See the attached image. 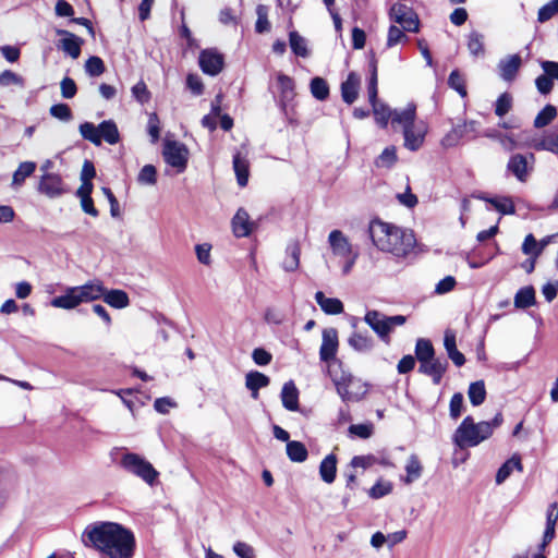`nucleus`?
Returning <instances> with one entry per match:
<instances>
[{
  "label": "nucleus",
  "mask_w": 558,
  "mask_h": 558,
  "mask_svg": "<svg viewBox=\"0 0 558 558\" xmlns=\"http://www.w3.org/2000/svg\"><path fill=\"white\" fill-rule=\"evenodd\" d=\"M82 542L100 551L102 558H132L135 548L133 533L113 522L88 525L82 534Z\"/></svg>",
  "instance_id": "f257e3e1"
},
{
  "label": "nucleus",
  "mask_w": 558,
  "mask_h": 558,
  "mask_svg": "<svg viewBox=\"0 0 558 558\" xmlns=\"http://www.w3.org/2000/svg\"><path fill=\"white\" fill-rule=\"evenodd\" d=\"M368 233L373 244L380 252L389 253L397 258L407 257L416 245V239L412 230L381 220H372Z\"/></svg>",
  "instance_id": "f03ea898"
},
{
  "label": "nucleus",
  "mask_w": 558,
  "mask_h": 558,
  "mask_svg": "<svg viewBox=\"0 0 558 558\" xmlns=\"http://www.w3.org/2000/svg\"><path fill=\"white\" fill-rule=\"evenodd\" d=\"M106 292L101 280H89L82 286L68 287L64 293L51 300V306L62 310H74L83 303L100 300Z\"/></svg>",
  "instance_id": "7ed1b4c3"
},
{
  "label": "nucleus",
  "mask_w": 558,
  "mask_h": 558,
  "mask_svg": "<svg viewBox=\"0 0 558 558\" xmlns=\"http://www.w3.org/2000/svg\"><path fill=\"white\" fill-rule=\"evenodd\" d=\"M492 436L486 421L474 423L471 416L463 418L453 434V442L459 448L475 447Z\"/></svg>",
  "instance_id": "20e7f679"
},
{
  "label": "nucleus",
  "mask_w": 558,
  "mask_h": 558,
  "mask_svg": "<svg viewBox=\"0 0 558 558\" xmlns=\"http://www.w3.org/2000/svg\"><path fill=\"white\" fill-rule=\"evenodd\" d=\"M120 465L128 473L141 478L149 486L158 482L159 472L145 458L134 452H126L121 457Z\"/></svg>",
  "instance_id": "39448f33"
},
{
  "label": "nucleus",
  "mask_w": 558,
  "mask_h": 558,
  "mask_svg": "<svg viewBox=\"0 0 558 558\" xmlns=\"http://www.w3.org/2000/svg\"><path fill=\"white\" fill-rule=\"evenodd\" d=\"M364 322L374 330L380 340L389 343V335L393 327L405 324L407 317L403 315L386 316L378 311L371 310L366 312Z\"/></svg>",
  "instance_id": "423d86ee"
},
{
  "label": "nucleus",
  "mask_w": 558,
  "mask_h": 558,
  "mask_svg": "<svg viewBox=\"0 0 558 558\" xmlns=\"http://www.w3.org/2000/svg\"><path fill=\"white\" fill-rule=\"evenodd\" d=\"M331 380L344 402L360 401L367 393L366 384L354 378L350 373L342 372L340 375H332Z\"/></svg>",
  "instance_id": "0eeeda50"
},
{
  "label": "nucleus",
  "mask_w": 558,
  "mask_h": 558,
  "mask_svg": "<svg viewBox=\"0 0 558 558\" xmlns=\"http://www.w3.org/2000/svg\"><path fill=\"white\" fill-rule=\"evenodd\" d=\"M36 190L51 199L59 198L69 192L63 177L57 172L40 174Z\"/></svg>",
  "instance_id": "6e6552de"
},
{
  "label": "nucleus",
  "mask_w": 558,
  "mask_h": 558,
  "mask_svg": "<svg viewBox=\"0 0 558 558\" xmlns=\"http://www.w3.org/2000/svg\"><path fill=\"white\" fill-rule=\"evenodd\" d=\"M389 17L405 32L417 33L420 31L418 15L412 8L405 4H393L389 11Z\"/></svg>",
  "instance_id": "1a4fd4ad"
},
{
  "label": "nucleus",
  "mask_w": 558,
  "mask_h": 558,
  "mask_svg": "<svg viewBox=\"0 0 558 558\" xmlns=\"http://www.w3.org/2000/svg\"><path fill=\"white\" fill-rule=\"evenodd\" d=\"M162 155L165 161L175 168L178 173L186 169L189 150L184 144L177 141H168L165 143Z\"/></svg>",
  "instance_id": "9d476101"
},
{
  "label": "nucleus",
  "mask_w": 558,
  "mask_h": 558,
  "mask_svg": "<svg viewBox=\"0 0 558 558\" xmlns=\"http://www.w3.org/2000/svg\"><path fill=\"white\" fill-rule=\"evenodd\" d=\"M535 163L534 154H514L510 157L507 169L511 172L518 181L526 182Z\"/></svg>",
  "instance_id": "9b49d317"
},
{
  "label": "nucleus",
  "mask_w": 558,
  "mask_h": 558,
  "mask_svg": "<svg viewBox=\"0 0 558 558\" xmlns=\"http://www.w3.org/2000/svg\"><path fill=\"white\" fill-rule=\"evenodd\" d=\"M544 73L536 77L535 85L539 94L548 95L554 87V81H558V62L542 61Z\"/></svg>",
  "instance_id": "f8f14e48"
},
{
  "label": "nucleus",
  "mask_w": 558,
  "mask_h": 558,
  "mask_svg": "<svg viewBox=\"0 0 558 558\" xmlns=\"http://www.w3.org/2000/svg\"><path fill=\"white\" fill-rule=\"evenodd\" d=\"M339 347L338 331L329 327L323 329L319 359L322 362H330L336 359Z\"/></svg>",
  "instance_id": "ddd939ff"
},
{
  "label": "nucleus",
  "mask_w": 558,
  "mask_h": 558,
  "mask_svg": "<svg viewBox=\"0 0 558 558\" xmlns=\"http://www.w3.org/2000/svg\"><path fill=\"white\" fill-rule=\"evenodd\" d=\"M198 64L205 74L216 76L223 69V56L215 49H205L199 53Z\"/></svg>",
  "instance_id": "4468645a"
},
{
  "label": "nucleus",
  "mask_w": 558,
  "mask_h": 558,
  "mask_svg": "<svg viewBox=\"0 0 558 558\" xmlns=\"http://www.w3.org/2000/svg\"><path fill=\"white\" fill-rule=\"evenodd\" d=\"M427 126L423 121L414 122L403 130L404 147L411 151L418 150L425 141Z\"/></svg>",
  "instance_id": "2eb2a0df"
},
{
  "label": "nucleus",
  "mask_w": 558,
  "mask_h": 558,
  "mask_svg": "<svg viewBox=\"0 0 558 558\" xmlns=\"http://www.w3.org/2000/svg\"><path fill=\"white\" fill-rule=\"evenodd\" d=\"M277 88H278V105L281 111L287 114L288 106L292 102L295 96L294 81L292 77L278 73L277 75Z\"/></svg>",
  "instance_id": "dca6fc26"
},
{
  "label": "nucleus",
  "mask_w": 558,
  "mask_h": 558,
  "mask_svg": "<svg viewBox=\"0 0 558 558\" xmlns=\"http://www.w3.org/2000/svg\"><path fill=\"white\" fill-rule=\"evenodd\" d=\"M57 35L62 36L58 43V48L72 59H77L81 54L83 39L65 29H57Z\"/></svg>",
  "instance_id": "f3484780"
},
{
  "label": "nucleus",
  "mask_w": 558,
  "mask_h": 558,
  "mask_svg": "<svg viewBox=\"0 0 558 558\" xmlns=\"http://www.w3.org/2000/svg\"><path fill=\"white\" fill-rule=\"evenodd\" d=\"M328 243L335 256L343 258L356 253L344 233L340 230H332L328 235Z\"/></svg>",
  "instance_id": "a211bd4d"
},
{
  "label": "nucleus",
  "mask_w": 558,
  "mask_h": 558,
  "mask_svg": "<svg viewBox=\"0 0 558 558\" xmlns=\"http://www.w3.org/2000/svg\"><path fill=\"white\" fill-rule=\"evenodd\" d=\"M448 362L441 359H430L428 361L420 363L418 372L430 376L435 385H439L442 376L447 369Z\"/></svg>",
  "instance_id": "6ab92c4d"
},
{
  "label": "nucleus",
  "mask_w": 558,
  "mask_h": 558,
  "mask_svg": "<svg viewBox=\"0 0 558 558\" xmlns=\"http://www.w3.org/2000/svg\"><path fill=\"white\" fill-rule=\"evenodd\" d=\"M255 227V223L251 221L247 211L243 208H239L232 218V231L236 238L248 236Z\"/></svg>",
  "instance_id": "aec40b11"
},
{
  "label": "nucleus",
  "mask_w": 558,
  "mask_h": 558,
  "mask_svg": "<svg viewBox=\"0 0 558 558\" xmlns=\"http://www.w3.org/2000/svg\"><path fill=\"white\" fill-rule=\"evenodd\" d=\"M522 64L521 57L519 54H511L505 59H501L498 63L499 75L506 82H512Z\"/></svg>",
  "instance_id": "412c9836"
},
{
  "label": "nucleus",
  "mask_w": 558,
  "mask_h": 558,
  "mask_svg": "<svg viewBox=\"0 0 558 558\" xmlns=\"http://www.w3.org/2000/svg\"><path fill=\"white\" fill-rule=\"evenodd\" d=\"M360 82V76L356 73H349L347 80L341 84V96L344 102L351 105L356 100Z\"/></svg>",
  "instance_id": "4be33fe9"
},
{
  "label": "nucleus",
  "mask_w": 558,
  "mask_h": 558,
  "mask_svg": "<svg viewBox=\"0 0 558 558\" xmlns=\"http://www.w3.org/2000/svg\"><path fill=\"white\" fill-rule=\"evenodd\" d=\"M416 118V107L413 104H409L403 109H395L391 116L392 125H400L402 130L413 124Z\"/></svg>",
  "instance_id": "5701e85b"
},
{
  "label": "nucleus",
  "mask_w": 558,
  "mask_h": 558,
  "mask_svg": "<svg viewBox=\"0 0 558 558\" xmlns=\"http://www.w3.org/2000/svg\"><path fill=\"white\" fill-rule=\"evenodd\" d=\"M315 301L327 315H338L343 313V303L337 298H327L322 291L315 293Z\"/></svg>",
  "instance_id": "b1692460"
},
{
  "label": "nucleus",
  "mask_w": 558,
  "mask_h": 558,
  "mask_svg": "<svg viewBox=\"0 0 558 558\" xmlns=\"http://www.w3.org/2000/svg\"><path fill=\"white\" fill-rule=\"evenodd\" d=\"M301 247L298 241H292L287 245L286 257L282 267L286 271L292 272L299 268Z\"/></svg>",
  "instance_id": "393cba45"
},
{
  "label": "nucleus",
  "mask_w": 558,
  "mask_h": 558,
  "mask_svg": "<svg viewBox=\"0 0 558 558\" xmlns=\"http://www.w3.org/2000/svg\"><path fill=\"white\" fill-rule=\"evenodd\" d=\"M282 405L289 411L299 409V391L293 381H288L281 389Z\"/></svg>",
  "instance_id": "a878e982"
},
{
  "label": "nucleus",
  "mask_w": 558,
  "mask_h": 558,
  "mask_svg": "<svg viewBox=\"0 0 558 558\" xmlns=\"http://www.w3.org/2000/svg\"><path fill=\"white\" fill-rule=\"evenodd\" d=\"M108 305L114 308H125L130 304V299L126 292L119 289L107 290L101 298Z\"/></svg>",
  "instance_id": "bb28decb"
},
{
  "label": "nucleus",
  "mask_w": 558,
  "mask_h": 558,
  "mask_svg": "<svg viewBox=\"0 0 558 558\" xmlns=\"http://www.w3.org/2000/svg\"><path fill=\"white\" fill-rule=\"evenodd\" d=\"M269 385V377L257 372H250L245 376V386L252 391V397L256 399L258 397V390Z\"/></svg>",
  "instance_id": "cd10ccee"
},
{
  "label": "nucleus",
  "mask_w": 558,
  "mask_h": 558,
  "mask_svg": "<svg viewBox=\"0 0 558 558\" xmlns=\"http://www.w3.org/2000/svg\"><path fill=\"white\" fill-rule=\"evenodd\" d=\"M514 470L519 472H522L523 470V465L519 456L511 457L499 468L496 474V483L498 485L502 484Z\"/></svg>",
  "instance_id": "c85d7f7f"
},
{
  "label": "nucleus",
  "mask_w": 558,
  "mask_h": 558,
  "mask_svg": "<svg viewBox=\"0 0 558 558\" xmlns=\"http://www.w3.org/2000/svg\"><path fill=\"white\" fill-rule=\"evenodd\" d=\"M337 473V458L335 454H328L323 459L319 465V474L322 480L327 483L331 484L336 478Z\"/></svg>",
  "instance_id": "c756f323"
},
{
  "label": "nucleus",
  "mask_w": 558,
  "mask_h": 558,
  "mask_svg": "<svg viewBox=\"0 0 558 558\" xmlns=\"http://www.w3.org/2000/svg\"><path fill=\"white\" fill-rule=\"evenodd\" d=\"M36 170V162L23 161L19 165L12 177V186L14 189L21 187L25 180L31 177Z\"/></svg>",
  "instance_id": "7c9ffc66"
},
{
  "label": "nucleus",
  "mask_w": 558,
  "mask_h": 558,
  "mask_svg": "<svg viewBox=\"0 0 558 558\" xmlns=\"http://www.w3.org/2000/svg\"><path fill=\"white\" fill-rule=\"evenodd\" d=\"M233 169L240 186H245L248 181V161L240 153L233 155Z\"/></svg>",
  "instance_id": "2f4dec72"
},
{
  "label": "nucleus",
  "mask_w": 558,
  "mask_h": 558,
  "mask_svg": "<svg viewBox=\"0 0 558 558\" xmlns=\"http://www.w3.org/2000/svg\"><path fill=\"white\" fill-rule=\"evenodd\" d=\"M349 345L357 352H368L373 349L374 341L371 336L362 332H353L348 339Z\"/></svg>",
  "instance_id": "473e14b6"
},
{
  "label": "nucleus",
  "mask_w": 558,
  "mask_h": 558,
  "mask_svg": "<svg viewBox=\"0 0 558 558\" xmlns=\"http://www.w3.org/2000/svg\"><path fill=\"white\" fill-rule=\"evenodd\" d=\"M100 142L105 140L108 144L114 145L119 142L120 135L117 124L112 120L102 121L99 124Z\"/></svg>",
  "instance_id": "72a5a7b5"
},
{
  "label": "nucleus",
  "mask_w": 558,
  "mask_h": 558,
  "mask_svg": "<svg viewBox=\"0 0 558 558\" xmlns=\"http://www.w3.org/2000/svg\"><path fill=\"white\" fill-rule=\"evenodd\" d=\"M532 147L535 150H546L554 155H558V131L556 133H548L541 140L534 142Z\"/></svg>",
  "instance_id": "f704fd0d"
},
{
  "label": "nucleus",
  "mask_w": 558,
  "mask_h": 558,
  "mask_svg": "<svg viewBox=\"0 0 558 558\" xmlns=\"http://www.w3.org/2000/svg\"><path fill=\"white\" fill-rule=\"evenodd\" d=\"M289 44L292 52L302 58H306L310 54L307 49V41L298 32L293 31L289 34Z\"/></svg>",
  "instance_id": "c9c22d12"
},
{
  "label": "nucleus",
  "mask_w": 558,
  "mask_h": 558,
  "mask_svg": "<svg viewBox=\"0 0 558 558\" xmlns=\"http://www.w3.org/2000/svg\"><path fill=\"white\" fill-rule=\"evenodd\" d=\"M484 35L477 31H472L468 35V49L473 57H483L485 53L484 49Z\"/></svg>",
  "instance_id": "e433bc0d"
},
{
  "label": "nucleus",
  "mask_w": 558,
  "mask_h": 558,
  "mask_svg": "<svg viewBox=\"0 0 558 558\" xmlns=\"http://www.w3.org/2000/svg\"><path fill=\"white\" fill-rule=\"evenodd\" d=\"M369 102H371V105L373 107V112H374L376 122L381 128H386L388 122H389V120H391V116H392V111L393 110H390V108L388 106H386L385 104L378 101L377 98H376V100L369 101Z\"/></svg>",
  "instance_id": "4c0bfd02"
},
{
  "label": "nucleus",
  "mask_w": 558,
  "mask_h": 558,
  "mask_svg": "<svg viewBox=\"0 0 558 558\" xmlns=\"http://www.w3.org/2000/svg\"><path fill=\"white\" fill-rule=\"evenodd\" d=\"M535 304V291L532 287L521 288L514 295V306L527 308Z\"/></svg>",
  "instance_id": "58836bf2"
},
{
  "label": "nucleus",
  "mask_w": 558,
  "mask_h": 558,
  "mask_svg": "<svg viewBox=\"0 0 558 558\" xmlns=\"http://www.w3.org/2000/svg\"><path fill=\"white\" fill-rule=\"evenodd\" d=\"M397 160L398 157L396 147L388 146L375 159L374 163L377 168L391 169L396 165Z\"/></svg>",
  "instance_id": "ea45409f"
},
{
  "label": "nucleus",
  "mask_w": 558,
  "mask_h": 558,
  "mask_svg": "<svg viewBox=\"0 0 558 558\" xmlns=\"http://www.w3.org/2000/svg\"><path fill=\"white\" fill-rule=\"evenodd\" d=\"M468 396L474 407L481 405L486 398V389L483 380H477L469 386Z\"/></svg>",
  "instance_id": "a19ab883"
},
{
  "label": "nucleus",
  "mask_w": 558,
  "mask_h": 558,
  "mask_svg": "<svg viewBox=\"0 0 558 558\" xmlns=\"http://www.w3.org/2000/svg\"><path fill=\"white\" fill-rule=\"evenodd\" d=\"M415 356L420 363L435 357L433 344L427 339H418L415 344Z\"/></svg>",
  "instance_id": "79ce46f5"
},
{
  "label": "nucleus",
  "mask_w": 558,
  "mask_h": 558,
  "mask_svg": "<svg viewBox=\"0 0 558 558\" xmlns=\"http://www.w3.org/2000/svg\"><path fill=\"white\" fill-rule=\"evenodd\" d=\"M287 454L291 461L303 462L307 458V449L300 441H295V440L288 441Z\"/></svg>",
  "instance_id": "37998d69"
},
{
  "label": "nucleus",
  "mask_w": 558,
  "mask_h": 558,
  "mask_svg": "<svg viewBox=\"0 0 558 558\" xmlns=\"http://www.w3.org/2000/svg\"><path fill=\"white\" fill-rule=\"evenodd\" d=\"M407 477L404 482L407 484H411L412 482L416 481L418 477H421L422 474V465L418 460V458L415 454H411L408 459L407 465Z\"/></svg>",
  "instance_id": "c03bdc74"
},
{
  "label": "nucleus",
  "mask_w": 558,
  "mask_h": 558,
  "mask_svg": "<svg viewBox=\"0 0 558 558\" xmlns=\"http://www.w3.org/2000/svg\"><path fill=\"white\" fill-rule=\"evenodd\" d=\"M557 116V109L553 105H546L536 116L534 126L537 129L548 125Z\"/></svg>",
  "instance_id": "a18cd8bd"
},
{
  "label": "nucleus",
  "mask_w": 558,
  "mask_h": 558,
  "mask_svg": "<svg viewBox=\"0 0 558 558\" xmlns=\"http://www.w3.org/2000/svg\"><path fill=\"white\" fill-rule=\"evenodd\" d=\"M80 133L84 140L89 141L94 145H100L99 125L96 126L92 122H84L80 125Z\"/></svg>",
  "instance_id": "49530a36"
},
{
  "label": "nucleus",
  "mask_w": 558,
  "mask_h": 558,
  "mask_svg": "<svg viewBox=\"0 0 558 558\" xmlns=\"http://www.w3.org/2000/svg\"><path fill=\"white\" fill-rule=\"evenodd\" d=\"M312 95L318 100H325L329 96L327 82L322 77H314L310 84Z\"/></svg>",
  "instance_id": "de8ad7c7"
},
{
  "label": "nucleus",
  "mask_w": 558,
  "mask_h": 558,
  "mask_svg": "<svg viewBox=\"0 0 558 558\" xmlns=\"http://www.w3.org/2000/svg\"><path fill=\"white\" fill-rule=\"evenodd\" d=\"M268 11V7L264 4H258L256 8L257 21L255 24V31L258 34L267 33L270 31Z\"/></svg>",
  "instance_id": "09e8293b"
},
{
  "label": "nucleus",
  "mask_w": 558,
  "mask_h": 558,
  "mask_svg": "<svg viewBox=\"0 0 558 558\" xmlns=\"http://www.w3.org/2000/svg\"><path fill=\"white\" fill-rule=\"evenodd\" d=\"M513 98L511 94L502 93L495 102V114L499 118L506 116L512 108Z\"/></svg>",
  "instance_id": "8fccbe9b"
},
{
  "label": "nucleus",
  "mask_w": 558,
  "mask_h": 558,
  "mask_svg": "<svg viewBox=\"0 0 558 558\" xmlns=\"http://www.w3.org/2000/svg\"><path fill=\"white\" fill-rule=\"evenodd\" d=\"M137 182L142 185H155L157 182V170L153 165H145L137 175Z\"/></svg>",
  "instance_id": "3c124183"
},
{
  "label": "nucleus",
  "mask_w": 558,
  "mask_h": 558,
  "mask_svg": "<svg viewBox=\"0 0 558 558\" xmlns=\"http://www.w3.org/2000/svg\"><path fill=\"white\" fill-rule=\"evenodd\" d=\"M105 70V63L99 57H89L85 62V72L92 77L100 76Z\"/></svg>",
  "instance_id": "603ef678"
},
{
  "label": "nucleus",
  "mask_w": 558,
  "mask_h": 558,
  "mask_svg": "<svg viewBox=\"0 0 558 558\" xmlns=\"http://www.w3.org/2000/svg\"><path fill=\"white\" fill-rule=\"evenodd\" d=\"M522 252L534 258H537L542 254V246H539L533 234L530 233L525 236L522 244Z\"/></svg>",
  "instance_id": "864d4df0"
},
{
  "label": "nucleus",
  "mask_w": 558,
  "mask_h": 558,
  "mask_svg": "<svg viewBox=\"0 0 558 558\" xmlns=\"http://www.w3.org/2000/svg\"><path fill=\"white\" fill-rule=\"evenodd\" d=\"M463 75L458 71L453 70L448 78V85L454 89L461 97L466 96V88L464 84Z\"/></svg>",
  "instance_id": "5fc2aeb1"
},
{
  "label": "nucleus",
  "mask_w": 558,
  "mask_h": 558,
  "mask_svg": "<svg viewBox=\"0 0 558 558\" xmlns=\"http://www.w3.org/2000/svg\"><path fill=\"white\" fill-rule=\"evenodd\" d=\"M405 31L403 28H399L396 25H391L388 29L387 35V47L392 48L401 43H404L408 40V36L404 34Z\"/></svg>",
  "instance_id": "6e6d98bb"
},
{
  "label": "nucleus",
  "mask_w": 558,
  "mask_h": 558,
  "mask_svg": "<svg viewBox=\"0 0 558 558\" xmlns=\"http://www.w3.org/2000/svg\"><path fill=\"white\" fill-rule=\"evenodd\" d=\"M487 202H489L496 210L504 215H512L515 213L514 204L509 197L488 198Z\"/></svg>",
  "instance_id": "4d7b16f0"
},
{
  "label": "nucleus",
  "mask_w": 558,
  "mask_h": 558,
  "mask_svg": "<svg viewBox=\"0 0 558 558\" xmlns=\"http://www.w3.org/2000/svg\"><path fill=\"white\" fill-rule=\"evenodd\" d=\"M558 13V0H551L538 10L537 21L545 23Z\"/></svg>",
  "instance_id": "13d9d810"
},
{
  "label": "nucleus",
  "mask_w": 558,
  "mask_h": 558,
  "mask_svg": "<svg viewBox=\"0 0 558 558\" xmlns=\"http://www.w3.org/2000/svg\"><path fill=\"white\" fill-rule=\"evenodd\" d=\"M132 96L140 104L144 105L150 100V92L148 90L144 81L137 82L131 89Z\"/></svg>",
  "instance_id": "bf43d9fd"
},
{
  "label": "nucleus",
  "mask_w": 558,
  "mask_h": 558,
  "mask_svg": "<svg viewBox=\"0 0 558 558\" xmlns=\"http://www.w3.org/2000/svg\"><path fill=\"white\" fill-rule=\"evenodd\" d=\"M463 402L464 398L461 392L453 393L449 403V415L452 420L460 417L463 410Z\"/></svg>",
  "instance_id": "052dcab7"
},
{
  "label": "nucleus",
  "mask_w": 558,
  "mask_h": 558,
  "mask_svg": "<svg viewBox=\"0 0 558 558\" xmlns=\"http://www.w3.org/2000/svg\"><path fill=\"white\" fill-rule=\"evenodd\" d=\"M0 85L1 86L17 85V86L24 87V78L11 70H4L3 72L0 73Z\"/></svg>",
  "instance_id": "680f3d73"
},
{
  "label": "nucleus",
  "mask_w": 558,
  "mask_h": 558,
  "mask_svg": "<svg viewBox=\"0 0 558 558\" xmlns=\"http://www.w3.org/2000/svg\"><path fill=\"white\" fill-rule=\"evenodd\" d=\"M50 114L61 121L68 122L72 119V111L65 104H57L50 107Z\"/></svg>",
  "instance_id": "e2e57ef3"
},
{
  "label": "nucleus",
  "mask_w": 558,
  "mask_h": 558,
  "mask_svg": "<svg viewBox=\"0 0 558 558\" xmlns=\"http://www.w3.org/2000/svg\"><path fill=\"white\" fill-rule=\"evenodd\" d=\"M186 86L195 96L204 93V84L197 74H189L186 77Z\"/></svg>",
  "instance_id": "0e129e2a"
},
{
  "label": "nucleus",
  "mask_w": 558,
  "mask_h": 558,
  "mask_svg": "<svg viewBox=\"0 0 558 558\" xmlns=\"http://www.w3.org/2000/svg\"><path fill=\"white\" fill-rule=\"evenodd\" d=\"M60 87L62 97L66 99L73 98L77 90L75 82L68 76L61 81Z\"/></svg>",
  "instance_id": "69168bd1"
},
{
  "label": "nucleus",
  "mask_w": 558,
  "mask_h": 558,
  "mask_svg": "<svg viewBox=\"0 0 558 558\" xmlns=\"http://www.w3.org/2000/svg\"><path fill=\"white\" fill-rule=\"evenodd\" d=\"M497 141L500 143L501 147L507 151H511L521 147V145L512 134H498Z\"/></svg>",
  "instance_id": "338daca9"
},
{
  "label": "nucleus",
  "mask_w": 558,
  "mask_h": 558,
  "mask_svg": "<svg viewBox=\"0 0 558 558\" xmlns=\"http://www.w3.org/2000/svg\"><path fill=\"white\" fill-rule=\"evenodd\" d=\"M233 551L240 558H255L254 548L244 542H236L233 545Z\"/></svg>",
  "instance_id": "774afa93"
}]
</instances>
